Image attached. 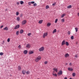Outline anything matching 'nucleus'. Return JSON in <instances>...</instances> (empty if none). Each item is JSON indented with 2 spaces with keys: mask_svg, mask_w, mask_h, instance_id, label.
<instances>
[{
  "mask_svg": "<svg viewBox=\"0 0 79 79\" xmlns=\"http://www.w3.org/2000/svg\"><path fill=\"white\" fill-rule=\"evenodd\" d=\"M65 44L66 45H67V46H68V45H69V43L66 41V42H65Z\"/></svg>",
  "mask_w": 79,
  "mask_h": 79,
  "instance_id": "obj_22",
  "label": "nucleus"
},
{
  "mask_svg": "<svg viewBox=\"0 0 79 79\" xmlns=\"http://www.w3.org/2000/svg\"><path fill=\"white\" fill-rule=\"evenodd\" d=\"M61 21L62 22V23H64V19H61Z\"/></svg>",
  "mask_w": 79,
  "mask_h": 79,
  "instance_id": "obj_35",
  "label": "nucleus"
},
{
  "mask_svg": "<svg viewBox=\"0 0 79 79\" xmlns=\"http://www.w3.org/2000/svg\"><path fill=\"white\" fill-rule=\"evenodd\" d=\"M41 60V56H38L35 59V61L36 62H38L39 61V60Z\"/></svg>",
  "mask_w": 79,
  "mask_h": 79,
  "instance_id": "obj_1",
  "label": "nucleus"
},
{
  "mask_svg": "<svg viewBox=\"0 0 79 79\" xmlns=\"http://www.w3.org/2000/svg\"><path fill=\"white\" fill-rule=\"evenodd\" d=\"M75 29L76 30V32H77L78 31V28H77V27H76Z\"/></svg>",
  "mask_w": 79,
  "mask_h": 79,
  "instance_id": "obj_25",
  "label": "nucleus"
},
{
  "mask_svg": "<svg viewBox=\"0 0 79 79\" xmlns=\"http://www.w3.org/2000/svg\"><path fill=\"white\" fill-rule=\"evenodd\" d=\"M47 35H48V33L47 32H46L44 33L43 36V37L44 38H45V37H47Z\"/></svg>",
  "mask_w": 79,
  "mask_h": 79,
  "instance_id": "obj_2",
  "label": "nucleus"
},
{
  "mask_svg": "<svg viewBox=\"0 0 79 79\" xmlns=\"http://www.w3.org/2000/svg\"><path fill=\"white\" fill-rule=\"evenodd\" d=\"M53 69V70L56 71V73H57V72H58V69L54 68Z\"/></svg>",
  "mask_w": 79,
  "mask_h": 79,
  "instance_id": "obj_16",
  "label": "nucleus"
},
{
  "mask_svg": "<svg viewBox=\"0 0 79 79\" xmlns=\"http://www.w3.org/2000/svg\"><path fill=\"white\" fill-rule=\"evenodd\" d=\"M3 27V25L1 26L0 27L1 29H2V27Z\"/></svg>",
  "mask_w": 79,
  "mask_h": 79,
  "instance_id": "obj_48",
  "label": "nucleus"
},
{
  "mask_svg": "<svg viewBox=\"0 0 79 79\" xmlns=\"http://www.w3.org/2000/svg\"><path fill=\"white\" fill-rule=\"evenodd\" d=\"M75 57H76V58H77V55H76L75 56Z\"/></svg>",
  "mask_w": 79,
  "mask_h": 79,
  "instance_id": "obj_49",
  "label": "nucleus"
},
{
  "mask_svg": "<svg viewBox=\"0 0 79 79\" xmlns=\"http://www.w3.org/2000/svg\"><path fill=\"white\" fill-rule=\"evenodd\" d=\"M69 65L70 66H72V64L71 63H69Z\"/></svg>",
  "mask_w": 79,
  "mask_h": 79,
  "instance_id": "obj_46",
  "label": "nucleus"
},
{
  "mask_svg": "<svg viewBox=\"0 0 79 79\" xmlns=\"http://www.w3.org/2000/svg\"><path fill=\"white\" fill-rule=\"evenodd\" d=\"M27 52H28V51H27V50H25L23 52L24 54H27Z\"/></svg>",
  "mask_w": 79,
  "mask_h": 79,
  "instance_id": "obj_15",
  "label": "nucleus"
},
{
  "mask_svg": "<svg viewBox=\"0 0 79 79\" xmlns=\"http://www.w3.org/2000/svg\"><path fill=\"white\" fill-rule=\"evenodd\" d=\"M31 47V44H27L26 45V48H30Z\"/></svg>",
  "mask_w": 79,
  "mask_h": 79,
  "instance_id": "obj_4",
  "label": "nucleus"
},
{
  "mask_svg": "<svg viewBox=\"0 0 79 79\" xmlns=\"http://www.w3.org/2000/svg\"><path fill=\"white\" fill-rule=\"evenodd\" d=\"M33 53H34V51H31L29 52V54H31Z\"/></svg>",
  "mask_w": 79,
  "mask_h": 79,
  "instance_id": "obj_17",
  "label": "nucleus"
},
{
  "mask_svg": "<svg viewBox=\"0 0 79 79\" xmlns=\"http://www.w3.org/2000/svg\"><path fill=\"white\" fill-rule=\"evenodd\" d=\"M72 76L73 77H74V76H76V73H73L72 74Z\"/></svg>",
  "mask_w": 79,
  "mask_h": 79,
  "instance_id": "obj_28",
  "label": "nucleus"
},
{
  "mask_svg": "<svg viewBox=\"0 0 79 79\" xmlns=\"http://www.w3.org/2000/svg\"><path fill=\"white\" fill-rule=\"evenodd\" d=\"M16 16H18V15H19V13L18 12H16Z\"/></svg>",
  "mask_w": 79,
  "mask_h": 79,
  "instance_id": "obj_34",
  "label": "nucleus"
},
{
  "mask_svg": "<svg viewBox=\"0 0 79 79\" xmlns=\"http://www.w3.org/2000/svg\"><path fill=\"white\" fill-rule=\"evenodd\" d=\"M46 9H48L49 8V6H46Z\"/></svg>",
  "mask_w": 79,
  "mask_h": 79,
  "instance_id": "obj_33",
  "label": "nucleus"
},
{
  "mask_svg": "<svg viewBox=\"0 0 79 79\" xmlns=\"http://www.w3.org/2000/svg\"><path fill=\"white\" fill-rule=\"evenodd\" d=\"M40 79L39 78H38V79Z\"/></svg>",
  "mask_w": 79,
  "mask_h": 79,
  "instance_id": "obj_56",
  "label": "nucleus"
},
{
  "mask_svg": "<svg viewBox=\"0 0 79 79\" xmlns=\"http://www.w3.org/2000/svg\"><path fill=\"white\" fill-rule=\"evenodd\" d=\"M35 2L34 1H32L31 2V3H32V4H34V3H35Z\"/></svg>",
  "mask_w": 79,
  "mask_h": 79,
  "instance_id": "obj_44",
  "label": "nucleus"
},
{
  "mask_svg": "<svg viewBox=\"0 0 79 79\" xmlns=\"http://www.w3.org/2000/svg\"><path fill=\"white\" fill-rule=\"evenodd\" d=\"M53 75L54 76H56V77L57 76V75L55 73V71H53L52 73Z\"/></svg>",
  "mask_w": 79,
  "mask_h": 79,
  "instance_id": "obj_12",
  "label": "nucleus"
},
{
  "mask_svg": "<svg viewBox=\"0 0 79 79\" xmlns=\"http://www.w3.org/2000/svg\"><path fill=\"white\" fill-rule=\"evenodd\" d=\"M43 22V20H41L39 21L38 23L39 24H42Z\"/></svg>",
  "mask_w": 79,
  "mask_h": 79,
  "instance_id": "obj_13",
  "label": "nucleus"
},
{
  "mask_svg": "<svg viewBox=\"0 0 79 79\" xmlns=\"http://www.w3.org/2000/svg\"><path fill=\"white\" fill-rule=\"evenodd\" d=\"M64 79H67V77H65L64 78Z\"/></svg>",
  "mask_w": 79,
  "mask_h": 79,
  "instance_id": "obj_53",
  "label": "nucleus"
},
{
  "mask_svg": "<svg viewBox=\"0 0 79 79\" xmlns=\"http://www.w3.org/2000/svg\"><path fill=\"white\" fill-rule=\"evenodd\" d=\"M21 67L20 66H18L19 71H21Z\"/></svg>",
  "mask_w": 79,
  "mask_h": 79,
  "instance_id": "obj_23",
  "label": "nucleus"
},
{
  "mask_svg": "<svg viewBox=\"0 0 79 79\" xmlns=\"http://www.w3.org/2000/svg\"><path fill=\"white\" fill-rule=\"evenodd\" d=\"M68 70L69 71H73V69L72 68L69 67L68 68Z\"/></svg>",
  "mask_w": 79,
  "mask_h": 79,
  "instance_id": "obj_9",
  "label": "nucleus"
},
{
  "mask_svg": "<svg viewBox=\"0 0 79 79\" xmlns=\"http://www.w3.org/2000/svg\"><path fill=\"white\" fill-rule=\"evenodd\" d=\"M65 42H66V41H65L64 40L62 42L61 45L63 46V45H65Z\"/></svg>",
  "mask_w": 79,
  "mask_h": 79,
  "instance_id": "obj_8",
  "label": "nucleus"
},
{
  "mask_svg": "<svg viewBox=\"0 0 79 79\" xmlns=\"http://www.w3.org/2000/svg\"><path fill=\"white\" fill-rule=\"evenodd\" d=\"M66 14H63L62 15H61V17L63 18V17H64V16Z\"/></svg>",
  "mask_w": 79,
  "mask_h": 79,
  "instance_id": "obj_26",
  "label": "nucleus"
},
{
  "mask_svg": "<svg viewBox=\"0 0 79 79\" xmlns=\"http://www.w3.org/2000/svg\"><path fill=\"white\" fill-rule=\"evenodd\" d=\"M51 25V23H48L47 24V27H49Z\"/></svg>",
  "mask_w": 79,
  "mask_h": 79,
  "instance_id": "obj_21",
  "label": "nucleus"
},
{
  "mask_svg": "<svg viewBox=\"0 0 79 79\" xmlns=\"http://www.w3.org/2000/svg\"><path fill=\"white\" fill-rule=\"evenodd\" d=\"M26 74H30V72L28 71H27L26 72Z\"/></svg>",
  "mask_w": 79,
  "mask_h": 79,
  "instance_id": "obj_24",
  "label": "nucleus"
},
{
  "mask_svg": "<svg viewBox=\"0 0 79 79\" xmlns=\"http://www.w3.org/2000/svg\"><path fill=\"white\" fill-rule=\"evenodd\" d=\"M67 34H68V35H70V31H68L67 32Z\"/></svg>",
  "mask_w": 79,
  "mask_h": 79,
  "instance_id": "obj_40",
  "label": "nucleus"
},
{
  "mask_svg": "<svg viewBox=\"0 0 79 79\" xmlns=\"http://www.w3.org/2000/svg\"><path fill=\"white\" fill-rule=\"evenodd\" d=\"M3 55V52H0V55L1 56H2Z\"/></svg>",
  "mask_w": 79,
  "mask_h": 79,
  "instance_id": "obj_36",
  "label": "nucleus"
},
{
  "mask_svg": "<svg viewBox=\"0 0 79 79\" xmlns=\"http://www.w3.org/2000/svg\"><path fill=\"white\" fill-rule=\"evenodd\" d=\"M63 74V72L61 71H59L57 73L58 76L61 75Z\"/></svg>",
  "mask_w": 79,
  "mask_h": 79,
  "instance_id": "obj_6",
  "label": "nucleus"
},
{
  "mask_svg": "<svg viewBox=\"0 0 79 79\" xmlns=\"http://www.w3.org/2000/svg\"><path fill=\"white\" fill-rule=\"evenodd\" d=\"M71 5H70L69 6H67V8H71Z\"/></svg>",
  "mask_w": 79,
  "mask_h": 79,
  "instance_id": "obj_27",
  "label": "nucleus"
},
{
  "mask_svg": "<svg viewBox=\"0 0 79 79\" xmlns=\"http://www.w3.org/2000/svg\"><path fill=\"white\" fill-rule=\"evenodd\" d=\"M77 44H78V43L77 42H76V45H77Z\"/></svg>",
  "mask_w": 79,
  "mask_h": 79,
  "instance_id": "obj_51",
  "label": "nucleus"
},
{
  "mask_svg": "<svg viewBox=\"0 0 79 79\" xmlns=\"http://www.w3.org/2000/svg\"><path fill=\"white\" fill-rule=\"evenodd\" d=\"M22 73L24 75V74H25L26 73V70H23L22 71Z\"/></svg>",
  "mask_w": 79,
  "mask_h": 79,
  "instance_id": "obj_11",
  "label": "nucleus"
},
{
  "mask_svg": "<svg viewBox=\"0 0 79 79\" xmlns=\"http://www.w3.org/2000/svg\"><path fill=\"white\" fill-rule=\"evenodd\" d=\"M26 23H27V21L26 20H24L22 22V25H24V24H25Z\"/></svg>",
  "mask_w": 79,
  "mask_h": 79,
  "instance_id": "obj_7",
  "label": "nucleus"
},
{
  "mask_svg": "<svg viewBox=\"0 0 79 79\" xmlns=\"http://www.w3.org/2000/svg\"><path fill=\"white\" fill-rule=\"evenodd\" d=\"M3 42H4V43L5 42V41H3Z\"/></svg>",
  "mask_w": 79,
  "mask_h": 79,
  "instance_id": "obj_54",
  "label": "nucleus"
},
{
  "mask_svg": "<svg viewBox=\"0 0 79 79\" xmlns=\"http://www.w3.org/2000/svg\"><path fill=\"white\" fill-rule=\"evenodd\" d=\"M3 30H6V31H8V28L6 27H5L4 28H3Z\"/></svg>",
  "mask_w": 79,
  "mask_h": 79,
  "instance_id": "obj_14",
  "label": "nucleus"
},
{
  "mask_svg": "<svg viewBox=\"0 0 79 79\" xmlns=\"http://www.w3.org/2000/svg\"><path fill=\"white\" fill-rule=\"evenodd\" d=\"M31 33H29L27 34V35L28 36H30V35H31Z\"/></svg>",
  "mask_w": 79,
  "mask_h": 79,
  "instance_id": "obj_38",
  "label": "nucleus"
},
{
  "mask_svg": "<svg viewBox=\"0 0 79 79\" xmlns=\"http://www.w3.org/2000/svg\"><path fill=\"white\" fill-rule=\"evenodd\" d=\"M47 63H48V62L47 61H46L44 62V64H47Z\"/></svg>",
  "mask_w": 79,
  "mask_h": 79,
  "instance_id": "obj_39",
  "label": "nucleus"
},
{
  "mask_svg": "<svg viewBox=\"0 0 79 79\" xmlns=\"http://www.w3.org/2000/svg\"><path fill=\"white\" fill-rule=\"evenodd\" d=\"M23 16V14H21L20 15V17H22Z\"/></svg>",
  "mask_w": 79,
  "mask_h": 79,
  "instance_id": "obj_50",
  "label": "nucleus"
},
{
  "mask_svg": "<svg viewBox=\"0 0 79 79\" xmlns=\"http://www.w3.org/2000/svg\"><path fill=\"white\" fill-rule=\"evenodd\" d=\"M69 55L68 54V53H66L65 55H64V57L65 58H67V57H69Z\"/></svg>",
  "mask_w": 79,
  "mask_h": 79,
  "instance_id": "obj_10",
  "label": "nucleus"
},
{
  "mask_svg": "<svg viewBox=\"0 0 79 79\" xmlns=\"http://www.w3.org/2000/svg\"><path fill=\"white\" fill-rule=\"evenodd\" d=\"M24 32V30H21L20 31V34H23Z\"/></svg>",
  "mask_w": 79,
  "mask_h": 79,
  "instance_id": "obj_19",
  "label": "nucleus"
},
{
  "mask_svg": "<svg viewBox=\"0 0 79 79\" xmlns=\"http://www.w3.org/2000/svg\"><path fill=\"white\" fill-rule=\"evenodd\" d=\"M37 5L36 3H35V4H33V6H37Z\"/></svg>",
  "mask_w": 79,
  "mask_h": 79,
  "instance_id": "obj_42",
  "label": "nucleus"
},
{
  "mask_svg": "<svg viewBox=\"0 0 79 79\" xmlns=\"http://www.w3.org/2000/svg\"><path fill=\"white\" fill-rule=\"evenodd\" d=\"M44 50V47H42L39 48V51L40 52H42Z\"/></svg>",
  "mask_w": 79,
  "mask_h": 79,
  "instance_id": "obj_5",
  "label": "nucleus"
},
{
  "mask_svg": "<svg viewBox=\"0 0 79 79\" xmlns=\"http://www.w3.org/2000/svg\"><path fill=\"white\" fill-rule=\"evenodd\" d=\"M6 11H7V10H6Z\"/></svg>",
  "mask_w": 79,
  "mask_h": 79,
  "instance_id": "obj_55",
  "label": "nucleus"
},
{
  "mask_svg": "<svg viewBox=\"0 0 79 79\" xmlns=\"http://www.w3.org/2000/svg\"><path fill=\"white\" fill-rule=\"evenodd\" d=\"M68 63H66L65 64V65H68Z\"/></svg>",
  "mask_w": 79,
  "mask_h": 79,
  "instance_id": "obj_52",
  "label": "nucleus"
},
{
  "mask_svg": "<svg viewBox=\"0 0 79 79\" xmlns=\"http://www.w3.org/2000/svg\"><path fill=\"white\" fill-rule=\"evenodd\" d=\"M20 27V25L18 24L15 26V27H14L15 29H19V27Z\"/></svg>",
  "mask_w": 79,
  "mask_h": 79,
  "instance_id": "obj_3",
  "label": "nucleus"
},
{
  "mask_svg": "<svg viewBox=\"0 0 79 79\" xmlns=\"http://www.w3.org/2000/svg\"><path fill=\"white\" fill-rule=\"evenodd\" d=\"M28 4L29 5H31V2H28Z\"/></svg>",
  "mask_w": 79,
  "mask_h": 79,
  "instance_id": "obj_41",
  "label": "nucleus"
},
{
  "mask_svg": "<svg viewBox=\"0 0 79 79\" xmlns=\"http://www.w3.org/2000/svg\"><path fill=\"white\" fill-rule=\"evenodd\" d=\"M17 20L18 21H19V20H20V18L19 17H18L16 18Z\"/></svg>",
  "mask_w": 79,
  "mask_h": 79,
  "instance_id": "obj_18",
  "label": "nucleus"
},
{
  "mask_svg": "<svg viewBox=\"0 0 79 79\" xmlns=\"http://www.w3.org/2000/svg\"><path fill=\"white\" fill-rule=\"evenodd\" d=\"M18 48L19 49H21V45H19V46L18 47Z\"/></svg>",
  "mask_w": 79,
  "mask_h": 79,
  "instance_id": "obj_32",
  "label": "nucleus"
},
{
  "mask_svg": "<svg viewBox=\"0 0 79 79\" xmlns=\"http://www.w3.org/2000/svg\"><path fill=\"white\" fill-rule=\"evenodd\" d=\"M71 40H73V39H74V36H72L71 37Z\"/></svg>",
  "mask_w": 79,
  "mask_h": 79,
  "instance_id": "obj_31",
  "label": "nucleus"
},
{
  "mask_svg": "<svg viewBox=\"0 0 79 79\" xmlns=\"http://www.w3.org/2000/svg\"><path fill=\"white\" fill-rule=\"evenodd\" d=\"M57 21H58V19H56L55 20V23H57Z\"/></svg>",
  "mask_w": 79,
  "mask_h": 79,
  "instance_id": "obj_43",
  "label": "nucleus"
},
{
  "mask_svg": "<svg viewBox=\"0 0 79 79\" xmlns=\"http://www.w3.org/2000/svg\"><path fill=\"white\" fill-rule=\"evenodd\" d=\"M19 2H17V5H19Z\"/></svg>",
  "mask_w": 79,
  "mask_h": 79,
  "instance_id": "obj_47",
  "label": "nucleus"
},
{
  "mask_svg": "<svg viewBox=\"0 0 79 79\" xmlns=\"http://www.w3.org/2000/svg\"><path fill=\"white\" fill-rule=\"evenodd\" d=\"M56 5V3L52 4V6H55Z\"/></svg>",
  "mask_w": 79,
  "mask_h": 79,
  "instance_id": "obj_45",
  "label": "nucleus"
},
{
  "mask_svg": "<svg viewBox=\"0 0 79 79\" xmlns=\"http://www.w3.org/2000/svg\"><path fill=\"white\" fill-rule=\"evenodd\" d=\"M10 38H8L7 40V41L8 42H10Z\"/></svg>",
  "mask_w": 79,
  "mask_h": 79,
  "instance_id": "obj_37",
  "label": "nucleus"
},
{
  "mask_svg": "<svg viewBox=\"0 0 79 79\" xmlns=\"http://www.w3.org/2000/svg\"><path fill=\"white\" fill-rule=\"evenodd\" d=\"M21 5H23L24 3V2L23 1H21L20 2Z\"/></svg>",
  "mask_w": 79,
  "mask_h": 79,
  "instance_id": "obj_30",
  "label": "nucleus"
},
{
  "mask_svg": "<svg viewBox=\"0 0 79 79\" xmlns=\"http://www.w3.org/2000/svg\"><path fill=\"white\" fill-rule=\"evenodd\" d=\"M19 31H18L16 32V35H19Z\"/></svg>",
  "mask_w": 79,
  "mask_h": 79,
  "instance_id": "obj_29",
  "label": "nucleus"
},
{
  "mask_svg": "<svg viewBox=\"0 0 79 79\" xmlns=\"http://www.w3.org/2000/svg\"><path fill=\"white\" fill-rule=\"evenodd\" d=\"M55 32H56V29H55L53 31L52 33L53 34H54V33H55Z\"/></svg>",
  "mask_w": 79,
  "mask_h": 79,
  "instance_id": "obj_20",
  "label": "nucleus"
}]
</instances>
